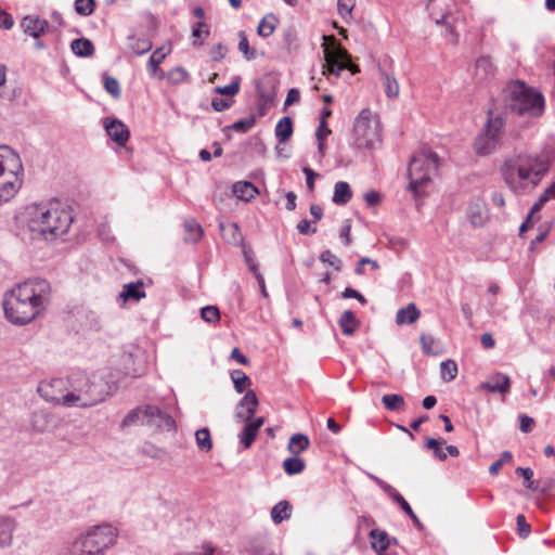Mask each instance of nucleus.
Returning a JSON list of instances; mask_svg holds the SVG:
<instances>
[{"label":"nucleus","instance_id":"15","mask_svg":"<svg viewBox=\"0 0 555 555\" xmlns=\"http://www.w3.org/2000/svg\"><path fill=\"white\" fill-rule=\"evenodd\" d=\"M105 130L108 137L118 145H125L130 137L128 127L119 119H105Z\"/></svg>","mask_w":555,"mask_h":555},{"label":"nucleus","instance_id":"47","mask_svg":"<svg viewBox=\"0 0 555 555\" xmlns=\"http://www.w3.org/2000/svg\"><path fill=\"white\" fill-rule=\"evenodd\" d=\"M94 0H75V10L79 15L88 16L94 11Z\"/></svg>","mask_w":555,"mask_h":555},{"label":"nucleus","instance_id":"11","mask_svg":"<svg viewBox=\"0 0 555 555\" xmlns=\"http://www.w3.org/2000/svg\"><path fill=\"white\" fill-rule=\"evenodd\" d=\"M139 422H146L147 424H153L158 427L164 426L168 429L175 427L173 418L155 405H146L131 410L122 420L121 426L128 427Z\"/></svg>","mask_w":555,"mask_h":555},{"label":"nucleus","instance_id":"61","mask_svg":"<svg viewBox=\"0 0 555 555\" xmlns=\"http://www.w3.org/2000/svg\"><path fill=\"white\" fill-rule=\"evenodd\" d=\"M380 194L376 191H370L364 194V201L370 207H375L380 203Z\"/></svg>","mask_w":555,"mask_h":555},{"label":"nucleus","instance_id":"42","mask_svg":"<svg viewBox=\"0 0 555 555\" xmlns=\"http://www.w3.org/2000/svg\"><path fill=\"white\" fill-rule=\"evenodd\" d=\"M238 38H240V42H238V50L240 52L243 53L244 57L247 60V61H251L256 57V50L253 49L250 46H249V42H248V39H247V36L245 34L244 30H241L238 33Z\"/></svg>","mask_w":555,"mask_h":555},{"label":"nucleus","instance_id":"62","mask_svg":"<svg viewBox=\"0 0 555 555\" xmlns=\"http://www.w3.org/2000/svg\"><path fill=\"white\" fill-rule=\"evenodd\" d=\"M231 105L232 102L222 98H214L211 101V106L216 112H223L228 109Z\"/></svg>","mask_w":555,"mask_h":555},{"label":"nucleus","instance_id":"31","mask_svg":"<svg viewBox=\"0 0 555 555\" xmlns=\"http://www.w3.org/2000/svg\"><path fill=\"white\" fill-rule=\"evenodd\" d=\"M371 546L375 551H386L390 544V539L386 531L373 529L370 531Z\"/></svg>","mask_w":555,"mask_h":555},{"label":"nucleus","instance_id":"45","mask_svg":"<svg viewBox=\"0 0 555 555\" xmlns=\"http://www.w3.org/2000/svg\"><path fill=\"white\" fill-rule=\"evenodd\" d=\"M513 461V455L509 451H503L500 455V459L493 462L489 467V473L492 476L499 474L500 469L505 463H509Z\"/></svg>","mask_w":555,"mask_h":555},{"label":"nucleus","instance_id":"40","mask_svg":"<svg viewBox=\"0 0 555 555\" xmlns=\"http://www.w3.org/2000/svg\"><path fill=\"white\" fill-rule=\"evenodd\" d=\"M231 379L237 392H243L247 386L250 385V378L241 370H233L231 372Z\"/></svg>","mask_w":555,"mask_h":555},{"label":"nucleus","instance_id":"58","mask_svg":"<svg viewBox=\"0 0 555 555\" xmlns=\"http://www.w3.org/2000/svg\"><path fill=\"white\" fill-rule=\"evenodd\" d=\"M297 230L302 235H310L317 232V228L311 225L308 219H302L297 223Z\"/></svg>","mask_w":555,"mask_h":555},{"label":"nucleus","instance_id":"2","mask_svg":"<svg viewBox=\"0 0 555 555\" xmlns=\"http://www.w3.org/2000/svg\"><path fill=\"white\" fill-rule=\"evenodd\" d=\"M68 388L65 393L55 395L48 390L51 387L62 388L65 380L62 378L52 379L41 384L38 391L47 400L65 406L87 408L95 405L109 395L108 384L100 376L93 374L88 376L83 372L73 374L68 380Z\"/></svg>","mask_w":555,"mask_h":555},{"label":"nucleus","instance_id":"29","mask_svg":"<svg viewBox=\"0 0 555 555\" xmlns=\"http://www.w3.org/2000/svg\"><path fill=\"white\" fill-rule=\"evenodd\" d=\"M380 80L385 89V93L389 99H396L399 95V82L395 76L385 70H380Z\"/></svg>","mask_w":555,"mask_h":555},{"label":"nucleus","instance_id":"13","mask_svg":"<svg viewBox=\"0 0 555 555\" xmlns=\"http://www.w3.org/2000/svg\"><path fill=\"white\" fill-rule=\"evenodd\" d=\"M478 389L505 396L511 390V378L504 373L495 372L488 376L485 382L480 383Z\"/></svg>","mask_w":555,"mask_h":555},{"label":"nucleus","instance_id":"24","mask_svg":"<svg viewBox=\"0 0 555 555\" xmlns=\"http://www.w3.org/2000/svg\"><path fill=\"white\" fill-rule=\"evenodd\" d=\"M233 194L243 201H250L258 194L257 188L248 181H238L233 184Z\"/></svg>","mask_w":555,"mask_h":555},{"label":"nucleus","instance_id":"8","mask_svg":"<svg viewBox=\"0 0 555 555\" xmlns=\"http://www.w3.org/2000/svg\"><path fill=\"white\" fill-rule=\"evenodd\" d=\"M380 142V125L377 115L364 108L357 116L352 129V145L358 150L374 149Z\"/></svg>","mask_w":555,"mask_h":555},{"label":"nucleus","instance_id":"23","mask_svg":"<svg viewBox=\"0 0 555 555\" xmlns=\"http://www.w3.org/2000/svg\"><path fill=\"white\" fill-rule=\"evenodd\" d=\"M338 325L344 335L351 336L360 326V321L351 310H346L340 315Z\"/></svg>","mask_w":555,"mask_h":555},{"label":"nucleus","instance_id":"36","mask_svg":"<svg viewBox=\"0 0 555 555\" xmlns=\"http://www.w3.org/2000/svg\"><path fill=\"white\" fill-rule=\"evenodd\" d=\"M305 467L306 464L304 460H301L297 455L287 457L283 462L284 472L289 476L300 474L301 472H304Z\"/></svg>","mask_w":555,"mask_h":555},{"label":"nucleus","instance_id":"55","mask_svg":"<svg viewBox=\"0 0 555 555\" xmlns=\"http://www.w3.org/2000/svg\"><path fill=\"white\" fill-rule=\"evenodd\" d=\"M517 532L521 538H527L530 533V525L526 521V517L522 514L516 517Z\"/></svg>","mask_w":555,"mask_h":555},{"label":"nucleus","instance_id":"41","mask_svg":"<svg viewBox=\"0 0 555 555\" xmlns=\"http://www.w3.org/2000/svg\"><path fill=\"white\" fill-rule=\"evenodd\" d=\"M441 378L444 382L453 380L457 375V364L453 360L442 361L440 364Z\"/></svg>","mask_w":555,"mask_h":555},{"label":"nucleus","instance_id":"21","mask_svg":"<svg viewBox=\"0 0 555 555\" xmlns=\"http://www.w3.org/2000/svg\"><path fill=\"white\" fill-rule=\"evenodd\" d=\"M15 527L16 524L13 518L0 517V547H8L12 544Z\"/></svg>","mask_w":555,"mask_h":555},{"label":"nucleus","instance_id":"64","mask_svg":"<svg viewBox=\"0 0 555 555\" xmlns=\"http://www.w3.org/2000/svg\"><path fill=\"white\" fill-rule=\"evenodd\" d=\"M227 48L222 43L216 44L210 50V56L214 61H220L225 56Z\"/></svg>","mask_w":555,"mask_h":555},{"label":"nucleus","instance_id":"48","mask_svg":"<svg viewBox=\"0 0 555 555\" xmlns=\"http://www.w3.org/2000/svg\"><path fill=\"white\" fill-rule=\"evenodd\" d=\"M165 56L166 54L162 51V49H157L152 53L147 62V69L152 75H156L158 65L164 61Z\"/></svg>","mask_w":555,"mask_h":555},{"label":"nucleus","instance_id":"51","mask_svg":"<svg viewBox=\"0 0 555 555\" xmlns=\"http://www.w3.org/2000/svg\"><path fill=\"white\" fill-rule=\"evenodd\" d=\"M442 443H444V441H439L435 438H428L426 441V447L429 450H433L435 456L440 461H444L447 459V454L442 450Z\"/></svg>","mask_w":555,"mask_h":555},{"label":"nucleus","instance_id":"53","mask_svg":"<svg viewBox=\"0 0 555 555\" xmlns=\"http://www.w3.org/2000/svg\"><path fill=\"white\" fill-rule=\"evenodd\" d=\"M131 49L134 54L142 55L152 49V43L147 39H137L132 44Z\"/></svg>","mask_w":555,"mask_h":555},{"label":"nucleus","instance_id":"32","mask_svg":"<svg viewBox=\"0 0 555 555\" xmlns=\"http://www.w3.org/2000/svg\"><path fill=\"white\" fill-rule=\"evenodd\" d=\"M293 133V121L292 118L285 116L281 118L275 126V135L278 140L283 143L286 142Z\"/></svg>","mask_w":555,"mask_h":555},{"label":"nucleus","instance_id":"26","mask_svg":"<svg viewBox=\"0 0 555 555\" xmlns=\"http://www.w3.org/2000/svg\"><path fill=\"white\" fill-rule=\"evenodd\" d=\"M119 296L124 299V301H127L129 299L139 301L140 299L145 297V292L143 291V283L138 281L125 284L122 287V292L119 294Z\"/></svg>","mask_w":555,"mask_h":555},{"label":"nucleus","instance_id":"16","mask_svg":"<svg viewBox=\"0 0 555 555\" xmlns=\"http://www.w3.org/2000/svg\"><path fill=\"white\" fill-rule=\"evenodd\" d=\"M258 399L256 392L248 390L237 405L236 417L244 422L250 421L256 413Z\"/></svg>","mask_w":555,"mask_h":555},{"label":"nucleus","instance_id":"38","mask_svg":"<svg viewBox=\"0 0 555 555\" xmlns=\"http://www.w3.org/2000/svg\"><path fill=\"white\" fill-rule=\"evenodd\" d=\"M210 34L209 27L205 21H198L192 27V38L194 46L203 44V36L208 37Z\"/></svg>","mask_w":555,"mask_h":555},{"label":"nucleus","instance_id":"14","mask_svg":"<svg viewBox=\"0 0 555 555\" xmlns=\"http://www.w3.org/2000/svg\"><path fill=\"white\" fill-rule=\"evenodd\" d=\"M466 217L474 227H482L489 219L486 203L480 198L473 199L468 204Z\"/></svg>","mask_w":555,"mask_h":555},{"label":"nucleus","instance_id":"28","mask_svg":"<svg viewBox=\"0 0 555 555\" xmlns=\"http://www.w3.org/2000/svg\"><path fill=\"white\" fill-rule=\"evenodd\" d=\"M70 49L74 54L80 57L91 56L94 53L93 43L87 38H78L72 41Z\"/></svg>","mask_w":555,"mask_h":555},{"label":"nucleus","instance_id":"25","mask_svg":"<svg viewBox=\"0 0 555 555\" xmlns=\"http://www.w3.org/2000/svg\"><path fill=\"white\" fill-rule=\"evenodd\" d=\"M351 197L352 191L347 182L338 181L335 183L332 199L336 205L344 206L350 202Z\"/></svg>","mask_w":555,"mask_h":555},{"label":"nucleus","instance_id":"54","mask_svg":"<svg viewBox=\"0 0 555 555\" xmlns=\"http://www.w3.org/2000/svg\"><path fill=\"white\" fill-rule=\"evenodd\" d=\"M354 7V0H338L337 1V10L341 17L346 18L351 15L352 9Z\"/></svg>","mask_w":555,"mask_h":555},{"label":"nucleus","instance_id":"5","mask_svg":"<svg viewBox=\"0 0 555 555\" xmlns=\"http://www.w3.org/2000/svg\"><path fill=\"white\" fill-rule=\"evenodd\" d=\"M503 102L506 111L522 116H540L544 108L543 95L524 82L516 80L503 89Z\"/></svg>","mask_w":555,"mask_h":555},{"label":"nucleus","instance_id":"22","mask_svg":"<svg viewBox=\"0 0 555 555\" xmlns=\"http://www.w3.org/2000/svg\"><path fill=\"white\" fill-rule=\"evenodd\" d=\"M248 423L244 426L242 433H241V443L245 448H249L251 443L254 442L259 428L263 424V417H258L253 422L247 421Z\"/></svg>","mask_w":555,"mask_h":555},{"label":"nucleus","instance_id":"33","mask_svg":"<svg viewBox=\"0 0 555 555\" xmlns=\"http://www.w3.org/2000/svg\"><path fill=\"white\" fill-rule=\"evenodd\" d=\"M184 230L186 233L185 241L191 243L198 242L203 236V228L195 219H186L184 221Z\"/></svg>","mask_w":555,"mask_h":555},{"label":"nucleus","instance_id":"52","mask_svg":"<svg viewBox=\"0 0 555 555\" xmlns=\"http://www.w3.org/2000/svg\"><path fill=\"white\" fill-rule=\"evenodd\" d=\"M320 260L334 267L337 271L341 270V260L328 249L322 251Z\"/></svg>","mask_w":555,"mask_h":555},{"label":"nucleus","instance_id":"39","mask_svg":"<svg viewBox=\"0 0 555 555\" xmlns=\"http://www.w3.org/2000/svg\"><path fill=\"white\" fill-rule=\"evenodd\" d=\"M195 439L197 447L205 452H208L212 448V441L210 431L208 428H201L195 433Z\"/></svg>","mask_w":555,"mask_h":555},{"label":"nucleus","instance_id":"57","mask_svg":"<svg viewBox=\"0 0 555 555\" xmlns=\"http://www.w3.org/2000/svg\"><path fill=\"white\" fill-rule=\"evenodd\" d=\"M516 474L520 475L521 477H524V479L526 481H528V483L526 485V487L530 490H535L537 487L534 486V482L531 481V478L533 476V470L529 467H517L516 468Z\"/></svg>","mask_w":555,"mask_h":555},{"label":"nucleus","instance_id":"44","mask_svg":"<svg viewBox=\"0 0 555 555\" xmlns=\"http://www.w3.org/2000/svg\"><path fill=\"white\" fill-rule=\"evenodd\" d=\"M240 85H241V77L240 76H235L232 79L230 85L223 86V87H217L215 89V92L218 93V94H221V95L233 96V95L238 93Z\"/></svg>","mask_w":555,"mask_h":555},{"label":"nucleus","instance_id":"18","mask_svg":"<svg viewBox=\"0 0 555 555\" xmlns=\"http://www.w3.org/2000/svg\"><path fill=\"white\" fill-rule=\"evenodd\" d=\"M23 31L33 38H40L48 29L49 23L46 20L27 15L21 22Z\"/></svg>","mask_w":555,"mask_h":555},{"label":"nucleus","instance_id":"7","mask_svg":"<svg viewBox=\"0 0 555 555\" xmlns=\"http://www.w3.org/2000/svg\"><path fill=\"white\" fill-rule=\"evenodd\" d=\"M439 164V157L437 153L422 149L416 153L408 168V175L410 178L409 190L415 195L420 194V188L430 181L431 176L436 172Z\"/></svg>","mask_w":555,"mask_h":555},{"label":"nucleus","instance_id":"30","mask_svg":"<svg viewBox=\"0 0 555 555\" xmlns=\"http://www.w3.org/2000/svg\"><path fill=\"white\" fill-rule=\"evenodd\" d=\"M310 446L309 438L304 434H295L289 438L287 450L293 455H298L299 453L307 450Z\"/></svg>","mask_w":555,"mask_h":555},{"label":"nucleus","instance_id":"50","mask_svg":"<svg viewBox=\"0 0 555 555\" xmlns=\"http://www.w3.org/2000/svg\"><path fill=\"white\" fill-rule=\"evenodd\" d=\"M189 78L188 72L182 67H176L168 73V81L172 85H179L186 81Z\"/></svg>","mask_w":555,"mask_h":555},{"label":"nucleus","instance_id":"35","mask_svg":"<svg viewBox=\"0 0 555 555\" xmlns=\"http://www.w3.org/2000/svg\"><path fill=\"white\" fill-rule=\"evenodd\" d=\"M278 23V18L274 14L266 15L258 25V35L261 37H269L275 30Z\"/></svg>","mask_w":555,"mask_h":555},{"label":"nucleus","instance_id":"20","mask_svg":"<svg viewBox=\"0 0 555 555\" xmlns=\"http://www.w3.org/2000/svg\"><path fill=\"white\" fill-rule=\"evenodd\" d=\"M219 230L224 241L237 245L243 242V235L240 227L235 222H220Z\"/></svg>","mask_w":555,"mask_h":555},{"label":"nucleus","instance_id":"63","mask_svg":"<svg viewBox=\"0 0 555 555\" xmlns=\"http://www.w3.org/2000/svg\"><path fill=\"white\" fill-rule=\"evenodd\" d=\"M14 25V20L11 14L7 13L0 8V28L11 29Z\"/></svg>","mask_w":555,"mask_h":555},{"label":"nucleus","instance_id":"12","mask_svg":"<svg viewBox=\"0 0 555 555\" xmlns=\"http://www.w3.org/2000/svg\"><path fill=\"white\" fill-rule=\"evenodd\" d=\"M324 59V73L327 72L328 74L338 77L344 69H350L352 73L358 72V68H354L351 64L350 55L341 47H325Z\"/></svg>","mask_w":555,"mask_h":555},{"label":"nucleus","instance_id":"37","mask_svg":"<svg viewBox=\"0 0 555 555\" xmlns=\"http://www.w3.org/2000/svg\"><path fill=\"white\" fill-rule=\"evenodd\" d=\"M384 406L389 411H400L404 408L405 401L401 395L391 393L382 397Z\"/></svg>","mask_w":555,"mask_h":555},{"label":"nucleus","instance_id":"19","mask_svg":"<svg viewBox=\"0 0 555 555\" xmlns=\"http://www.w3.org/2000/svg\"><path fill=\"white\" fill-rule=\"evenodd\" d=\"M496 67L489 56H480L476 60L474 77L478 83H482L494 77Z\"/></svg>","mask_w":555,"mask_h":555},{"label":"nucleus","instance_id":"60","mask_svg":"<svg viewBox=\"0 0 555 555\" xmlns=\"http://www.w3.org/2000/svg\"><path fill=\"white\" fill-rule=\"evenodd\" d=\"M343 298H354L358 301H360L362 305L366 304V299L364 296L359 293L357 289H353L351 287H346L345 291L341 293Z\"/></svg>","mask_w":555,"mask_h":555},{"label":"nucleus","instance_id":"59","mask_svg":"<svg viewBox=\"0 0 555 555\" xmlns=\"http://www.w3.org/2000/svg\"><path fill=\"white\" fill-rule=\"evenodd\" d=\"M534 421L532 417L521 414L519 415V429L522 433H530L533 429Z\"/></svg>","mask_w":555,"mask_h":555},{"label":"nucleus","instance_id":"17","mask_svg":"<svg viewBox=\"0 0 555 555\" xmlns=\"http://www.w3.org/2000/svg\"><path fill=\"white\" fill-rule=\"evenodd\" d=\"M370 479H372L396 504H398L401 509L408 514H411V506L406 502V500L389 483L380 479L379 477L367 473L366 474Z\"/></svg>","mask_w":555,"mask_h":555},{"label":"nucleus","instance_id":"46","mask_svg":"<svg viewBox=\"0 0 555 555\" xmlns=\"http://www.w3.org/2000/svg\"><path fill=\"white\" fill-rule=\"evenodd\" d=\"M201 317L208 323H216L220 319V311L216 306H206L201 309Z\"/></svg>","mask_w":555,"mask_h":555},{"label":"nucleus","instance_id":"43","mask_svg":"<svg viewBox=\"0 0 555 555\" xmlns=\"http://www.w3.org/2000/svg\"><path fill=\"white\" fill-rule=\"evenodd\" d=\"M103 85L106 92L114 99H118L120 96V87L116 78L111 77L107 74H103Z\"/></svg>","mask_w":555,"mask_h":555},{"label":"nucleus","instance_id":"10","mask_svg":"<svg viewBox=\"0 0 555 555\" xmlns=\"http://www.w3.org/2000/svg\"><path fill=\"white\" fill-rule=\"evenodd\" d=\"M488 114L489 118L485 128L474 143L475 152L480 156L490 155L500 146L504 128V119L501 116L490 117V111Z\"/></svg>","mask_w":555,"mask_h":555},{"label":"nucleus","instance_id":"9","mask_svg":"<svg viewBox=\"0 0 555 555\" xmlns=\"http://www.w3.org/2000/svg\"><path fill=\"white\" fill-rule=\"evenodd\" d=\"M117 530L107 524L93 526L77 537L88 555H104L117 540Z\"/></svg>","mask_w":555,"mask_h":555},{"label":"nucleus","instance_id":"1","mask_svg":"<svg viewBox=\"0 0 555 555\" xmlns=\"http://www.w3.org/2000/svg\"><path fill=\"white\" fill-rule=\"evenodd\" d=\"M50 299L51 286L47 280L24 281L4 294L5 318L16 325L27 324L47 309Z\"/></svg>","mask_w":555,"mask_h":555},{"label":"nucleus","instance_id":"34","mask_svg":"<svg viewBox=\"0 0 555 555\" xmlns=\"http://www.w3.org/2000/svg\"><path fill=\"white\" fill-rule=\"evenodd\" d=\"M292 506L287 501H280L271 509V517L274 524H281L291 517Z\"/></svg>","mask_w":555,"mask_h":555},{"label":"nucleus","instance_id":"6","mask_svg":"<svg viewBox=\"0 0 555 555\" xmlns=\"http://www.w3.org/2000/svg\"><path fill=\"white\" fill-rule=\"evenodd\" d=\"M23 164L8 145H0V205L15 196L22 186Z\"/></svg>","mask_w":555,"mask_h":555},{"label":"nucleus","instance_id":"56","mask_svg":"<svg viewBox=\"0 0 555 555\" xmlns=\"http://www.w3.org/2000/svg\"><path fill=\"white\" fill-rule=\"evenodd\" d=\"M216 548L211 544H204L196 547L193 552H181L176 555H214Z\"/></svg>","mask_w":555,"mask_h":555},{"label":"nucleus","instance_id":"3","mask_svg":"<svg viewBox=\"0 0 555 555\" xmlns=\"http://www.w3.org/2000/svg\"><path fill=\"white\" fill-rule=\"evenodd\" d=\"M548 169L546 158L526 152H515L505 156L500 168L506 185L515 194L535 189Z\"/></svg>","mask_w":555,"mask_h":555},{"label":"nucleus","instance_id":"49","mask_svg":"<svg viewBox=\"0 0 555 555\" xmlns=\"http://www.w3.org/2000/svg\"><path fill=\"white\" fill-rule=\"evenodd\" d=\"M256 124L255 116H249L247 118H243L241 120L235 121L230 126V128L234 131L245 133L250 130Z\"/></svg>","mask_w":555,"mask_h":555},{"label":"nucleus","instance_id":"4","mask_svg":"<svg viewBox=\"0 0 555 555\" xmlns=\"http://www.w3.org/2000/svg\"><path fill=\"white\" fill-rule=\"evenodd\" d=\"M72 222V212L59 202L27 209V228L33 240L52 241L67 233Z\"/></svg>","mask_w":555,"mask_h":555},{"label":"nucleus","instance_id":"27","mask_svg":"<svg viewBox=\"0 0 555 555\" xmlns=\"http://www.w3.org/2000/svg\"><path fill=\"white\" fill-rule=\"evenodd\" d=\"M420 310L416 308L414 304H409L406 308H402L398 310L396 315V322L398 325L401 324H412L420 318Z\"/></svg>","mask_w":555,"mask_h":555}]
</instances>
